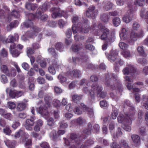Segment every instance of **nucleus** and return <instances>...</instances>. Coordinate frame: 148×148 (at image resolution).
<instances>
[{
    "label": "nucleus",
    "mask_w": 148,
    "mask_h": 148,
    "mask_svg": "<svg viewBox=\"0 0 148 148\" xmlns=\"http://www.w3.org/2000/svg\"><path fill=\"white\" fill-rule=\"evenodd\" d=\"M103 82L106 85L112 90H117L119 92L123 90V88L117 75L111 73L110 75L109 73L106 74Z\"/></svg>",
    "instance_id": "f257e3e1"
},
{
    "label": "nucleus",
    "mask_w": 148,
    "mask_h": 148,
    "mask_svg": "<svg viewBox=\"0 0 148 148\" xmlns=\"http://www.w3.org/2000/svg\"><path fill=\"white\" fill-rule=\"evenodd\" d=\"M88 129H85L83 130V133L79 134L80 136H79L76 134H72L71 136V141L73 143H75V145H78L80 143V139L83 138H85L87 136L90 135L91 133V131L90 129L92 128V125L90 123L88 124Z\"/></svg>",
    "instance_id": "f03ea898"
},
{
    "label": "nucleus",
    "mask_w": 148,
    "mask_h": 148,
    "mask_svg": "<svg viewBox=\"0 0 148 148\" xmlns=\"http://www.w3.org/2000/svg\"><path fill=\"white\" fill-rule=\"evenodd\" d=\"M123 74L125 75L124 77V81L127 83L132 82H133V77L130 76L129 74L131 75L135 73L136 71V68L132 65L127 64L126 66L122 71Z\"/></svg>",
    "instance_id": "7ed1b4c3"
},
{
    "label": "nucleus",
    "mask_w": 148,
    "mask_h": 148,
    "mask_svg": "<svg viewBox=\"0 0 148 148\" xmlns=\"http://www.w3.org/2000/svg\"><path fill=\"white\" fill-rule=\"evenodd\" d=\"M91 91H89L87 87H85L83 89V91L86 94L89 92V99L94 100L95 98L96 93L98 94L102 90V87L98 84H93L91 87Z\"/></svg>",
    "instance_id": "20e7f679"
},
{
    "label": "nucleus",
    "mask_w": 148,
    "mask_h": 148,
    "mask_svg": "<svg viewBox=\"0 0 148 148\" xmlns=\"http://www.w3.org/2000/svg\"><path fill=\"white\" fill-rule=\"evenodd\" d=\"M20 136L25 138L23 141L24 142V144L26 146H29L31 145V140L30 139H27V138L29 137V135L28 134L25 133L23 130H20L16 132L14 136L15 138H16L19 137Z\"/></svg>",
    "instance_id": "39448f33"
},
{
    "label": "nucleus",
    "mask_w": 148,
    "mask_h": 148,
    "mask_svg": "<svg viewBox=\"0 0 148 148\" xmlns=\"http://www.w3.org/2000/svg\"><path fill=\"white\" fill-rule=\"evenodd\" d=\"M32 32H27L23 35L21 39L23 41H26L28 39V38H33L35 37L37 34L38 32L39 31V29L36 27H34L33 29Z\"/></svg>",
    "instance_id": "423d86ee"
},
{
    "label": "nucleus",
    "mask_w": 148,
    "mask_h": 148,
    "mask_svg": "<svg viewBox=\"0 0 148 148\" xmlns=\"http://www.w3.org/2000/svg\"><path fill=\"white\" fill-rule=\"evenodd\" d=\"M133 115L129 114H126L125 115L120 114L117 118L118 122L120 123L126 122L127 123L131 124L132 116Z\"/></svg>",
    "instance_id": "0eeeda50"
},
{
    "label": "nucleus",
    "mask_w": 148,
    "mask_h": 148,
    "mask_svg": "<svg viewBox=\"0 0 148 148\" xmlns=\"http://www.w3.org/2000/svg\"><path fill=\"white\" fill-rule=\"evenodd\" d=\"M52 64L48 68V71L50 73L53 75L56 73L55 68L59 69L61 67V64L57 59H56L52 61Z\"/></svg>",
    "instance_id": "6e6552de"
},
{
    "label": "nucleus",
    "mask_w": 148,
    "mask_h": 148,
    "mask_svg": "<svg viewBox=\"0 0 148 148\" xmlns=\"http://www.w3.org/2000/svg\"><path fill=\"white\" fill-rule=\"evenodd\" d=\"M77 26L78 30L82 33H87L90 29L88 25L87 20H86L83 23L81 24L80 22L79 23Z\"/></svg>",
    "instance_id": "1a4fd4ad"
},
{
    "label": "nucleus",
    "mask_w": 148,
    "mask_h": 148,
    "mask_svg": "<svg viewBox=\"0 0 148 148\" xmlns=\"http://www.w3.org/2000/svg\"><path fill=\"white\" fill-rule=\"evenodd\" d=\"M52 12L51 16L53 18H56L64 16V12L59 8H53L51 9Z\"/></svg>",
    "instance_id": "9d476101"
},
{
    "label": "nucleus",
    "mask_w": 148,
    "mask_h": 148,
    "mask_svg": "<svg viewBox=\"0 0 148 148\" xmlns=\"http://www.w3.org/2000/svg\"><path fill=\"white\" fill-rule=\"evenodd\" d=\"M98 11L95 10V7L94 5L90 6L88 9L86 11V15L88 17L95 18L98 14Z\"/></svg>",
    "instance_id": "9b49d317"
},
{
    "label": "nucleus",
    "mask_w": 148,
    "mask_h": 148,
    "mask_svg": "<svg viewBox=\"0 0 148 148\" xmlns=\"http://www.w3.org/2000/svg\"><path fill=\"white\" fill-rule=\"evenodd\" d=\"M98 28L99 29L97 31V33H100L101 31H102L103 29V32L101 37V39L102 40H106L108 37V35L109 33V31L108 29H104L103 27L101 24H99L98 26Z\"/></svg>",
    "instance_id": "f8f14e48"
},
{
    "label": "nucleus",
    "mask_w": 148,
    "mask_h": 148,
    "mask_svg": "<svg viewBox=\"0 0 148 148\" xmlns=\"http://www.w3.org/2000/svg\"><path fill=\"white\" fill-rule=\"evenodd\" d=\"M35 119V116H33L31 117L30 119H27L26 120L25 127L27 130L31 131L32 130V126L34 125V121Z\"/></svg>",
    "instance_id": "ddd939ff"
},
{
    "label": "nucleus",
    "mask_w": 148,
    "mask_h": 148,
    "mask_svg": "<svg viewBox=\"0 0 148 148\" xmlns=\"http://www.w3.org/2000/svg\"><path fill=\"white\" fill-rule=\"evenodd\" d=\"M118 55V52L117 51H112L110 52V54L107 56V57L111 62H115V63H117Z\"/></svg>",
    "instance_id": "4468645a"
},
{
    "label": "nucleus",
    "mask_w": 148,
    "mask_h": 148,
    "mask_svg": "<svg viewBox=\"0 0 148 148\" xmlns=\"http://www.w3.org/2000/svg\"><path fill=\"white\" fill-rule=\"evenodd\" d=\"M133 16L131 10H128L125 15L122 18L123 22L126 23H129L132 19Z\"/></svg>",
    "instance_id": "2eb2a0df"
},
{
    "label": "nucleus",
    "mask_w": 148,
    "mask_h": 148,
    "mask_svg": "<svg viewBox=\"0 0 148 148\" xmlns=\"http://www.w3.org/2000/svg\"><path fill=\"white\" fill-rule=\"evenodd\" d=\"M23 94V92L20 91L11 89L9 92V95L12 98H14L19 97Z\"/></svg>",
    "instance_id": "dca6fc26"
},
{
    "label": "nucleus",
    "mask_w": 148,
    "mask_h": 148,
    "mask_svg": "<svg viewBox=\"0 0 148 148\" xmlns=\"http://www.w3.org/2000/svg\"><path fill=\"white\" fill-rule=\"evenodd\" d=\"M123 107L124 108H127L129 110V114H132V115H134L135 114V109L132 107L129 101L127 100L125 101Z\"/></svg>",
    "instance_id": "f3484780"
},
{
    "label": "nucleus",
    "mask_w": 148,
    "mask_h": 148,
    "mask_svg": "<svg viewBox=\"0 0 148 148\" xmlns=\"http://www.w3.org/2000/svg\"><path fill=\"white\" fill-rule=\"evenodd\" d=\"M40 9L39 8L38 11V12H37L35 15L32 14H30L29 16H32L33 18H37L38 19H40V20L44 21L46 20L48 16L46 14L42 15V12H39Z\"/></svg>",
    "instance_id": "a211bd4d"
},
{
    "label": "nucleus",
    "mask_w": 148,
    "mask_h": 148,
    "mask_svg": "<svg viewBox=\"0 0 148 148\" xmlns=\"http://www.w3.org/2000/svg\"><path fill=\"white\" fill-rule=\"evenodd\" d=\"M15 47V45L14 43H12V45H11L10 47V52L12 56L13 57L18 56L20 53L18 51L14 49Z\"/></svg>",
    "instance_id": "6ab92c4d"
},
{
    "label": "nucleus",
    "mask_w": 148,
    "mask_h": 148,
    "mask_svg": "<svg viewBox=\"0 0 148 148\" xmlns=\"http://www.w3.org/2000/svg\"><path fill=\"white\" fill-rule=\"evenodd\" d=\"M131 138L135 146H137L140 144V139L138 135L133 134L132 135Z\"/></svg>",
    "instance_id": "aec40b11"
},
{
    "label": "nucleus",
    "mask_w": 148,
    "mask_h": 148,
    "mask_svg": "<svg viewBox=\"0 0 148 148\" xmlns=\"http://www.w3.org/2000/svg\"><path fill=\"white\" fill-rule=\"evenodd\" d=\"M128 30L127 29L124 28H122L121 31L120 33V36L121 39L125 40L127 39V34L128 33Z\"/></svg>",
    "instance_id": "412c9836"
},
{
    "label": "nucleus",
    "mask_w": 148,
    "mask_h": 148,
    "mask_svg": "<svg viewBox=\"0 0 148 148\" xmlns=\"http://www.w3.org/2000/svg\"><path fill=\"white\" fill-rule=\"evenodd\" d=\"M138 38L137 33L133 31H132L130 34V38L128 41L129 42H131L133 41L136 40Z\"/></svg>",
    "instance_id": "4be33fe9"
},
{
    "label": "nucleus",
    "mask_w": 148,
    "mask_h": 148,
    "mask_svg": "<svg viewBox=\"0 0 148 148\" xmlns=\"http://www.w3.org/2000/svg\"><path fill=\"white\" fill-rule=\"evenodd\" d=\"M36 61L38 63H40V65L41 67L45 68L46 67L47 63L45 59H42L40 56H39L37 58Z\"/></svg>",
    "instance_id": "5701e85b"
},
{
    "label": "nucleus",
    "mask_w": 148,
    "mask_h": 148,
    "mask_svg": "<svg viewBox=\"0 0 148 148\" xmlns=\"http://www.w3.org/2000/svg\"><path fill=\"white\" fill-rule=\"evenodd\" d=\"M26 106V104L23 101L19 102L17 103V110L18 111H22L24 110Z\"/></svg>",
    "instance_id": "b1692460"
},
{
    "label": "nucleus",
    "mask_w": 148,
    "mask_h": 148,
    "mask_svg": "<svg viewBox=\"0 0 148 148\" xmlns=\"http://www.w3.org/2000/svg\"><path fill=\"white\" fill-rule=\"evenodd\" d=\"M47 107H40L39 108V110H37V112L42 115L47 116L48 113L47 110Z\"/></svg>",
    "instance_id": "393cba45"
},
{
    "label": "nucleus",
    "mask_w": 148,
    "mask_h": 148,
    "mask_svg": "<svg viewBox=\"0 0 148 148\" xmlns=\"http://www.w3.org/2000/svg\"><path fill=\"white\" fill-rule=\"evenodd\" d=\"M4 142L6 146L8 148H14L15 143V141H11L8 139H6L4 141Z\"/></svg>",
    "instance_id": "a878e982"
},
{
    "label": "nucleus",
    "mask_w": 148,
    "mask_h": 148,
    "mask_svg": "<svg viewBox=\"0 0 148 148\" xmlns=\"http://www.w3.org/2000/svg\"><path fill=\"white\" fill-rule=\"evenodd\" d=\"M103 4L104 8L107 11L111 9L113 6L112 3L109 1H104L103 3Z\"/></svg>",
    "instance_id": "bb28decb"
},
{
    "label": "nucleus",
    "mask_w": 148,
    "mask_h": 148,
    "mask_svg": "<svg viewBox=\"0 0 148 148\" xmlns=\"http://www.w3.org/2000/svg\"><path fill=\"white\" fill-rule=\"evenodd\" d=\"M82 44H75L72 45L71 49L74 52H77L82 49Z\"/></svg>",
    "instance_id": "cd10ccee"
},
{
    "label": "nucleus",
    "mask_w": 148,
    "mask_h": 148,
    "mask_svg": "<svg viewBox=\"0 0 148 148\" xmlns=\"http://www.w3.org/2000/svg\"><path fill=\"white\" fill-rule=\"evenodd\" d=\"M137 50L138 53L140 55L143 56H146V54L145 52L143 46H138L137 48Z\"/></svg>",
    "instance_id": "c85d7f7f"
},
{
    "label": "nucleus",
    "mask_w": 148,
    "mask_h": 148,
    "mask_svg": "<svg viewBox=\"0 0 148 148\" xmlns=\"http://www.w3.org/2000/svg\"><path fill=\"white\" fill-rule=\"evenodd\" d=\"M45 103L48 107H50L51 106V98L48 95H45L44 97Z\"/></svg>",
    "instance_id": "c756f323"
},
{
    "label": "nucleus",
    "mask_w": 148,
    "mask_h": 148,
    "mask_svg": "<svg viewBox=\"0 0 148 148\" xmlns=\"http://www.w3.org/2000/svg\"><path fill=\"white\" fill-rule=\"evenodd\" d=\"M112 22L114 26L117 27L120 24L121 21L119 17H115L113 19Z\"/></svg>",
    "instance_id": "7c9ffc66"
},
{
    "label": "nucleus",
    "mask_w": 148,
    "mask_h": 148,
    "mask_svg": "<svg viewBox=\"0 0 148 148\" xmlns=\"http://www.w3.org/2000/svg\"><path fill=\"white\" fill-rule=\"evenodd\" d=\"M32 24L33 23L32 21L28 20L22 24L21 27L22 28H27L29 26H31Z\"/></svg>",
    "instance_id": "2f4dec72"
},
{
    "label": "nucleus",
    "mask_w": 148,
    "mask_h": 148,
    "mask_svg": "<svg viewBox=\"0 0 148 148\" xmlns=\"http://www.w3.org/2000/svg\"><path fill=\"white\" fill-rule=\"evenodd\" d=\"M47 120V125L49 126H53L54 125L53 119L51 117H49V115L45 118Z\"/></svg>",
    "instance_id": "473e14b6"
},
{
    "label": "nucleus",
    "mask_w": 148,
    "mask_h": 148,
    "mask_svg": "<svg viewBox=\"0 0 148 148\" xmlns=\"http://www.w3.org/2000/svg\"><path fill=\"white\" fill-rule=\"evenodd\" d=\"M65 74L64 73H61L60 74L58 78L60 82L62 84H64L65 81Z\"/></svg>",
    "instance_id": "72a5a7b5"
},
{
    "label": "nucleus",
    "mask_w": 148,
    "mask_h": 148,
    "mask_svg": "<svg viewBox=\"0 0 148 148\" xmlns=\"http://www.w3.org/2000/svg\"><path fill=\"white\" fill-rule=\"evenodd\" d=\"M49 136L51 139L54 140L58 136V135L55 130H53L49 134Z\"/></svg>",
    "instance_id": "f704fd0d"
},
{
    "label": "nucleus",
    "mask_w": 148,
    "mask_h": 148,
    "mask_svg": "<svg viewBox=\"0 0 148 148\" xmlns=\"http://www.w3.org/2000/svg\"><path fill=\"white\" fill-rule=\"evenodd\" d=\"M55 47L57 50L59 51L60 52H62L64 51V45L61 42H59L56 44Z\"/></svg>",
    "instance_id": "c9c22d12"
},
{
    "label": "nucleus",
    "mask_w": 148,
    "mask_h": 148,
    "mask_svg": "<svg viewBox=\"0 0 148 148\" xmlns=\"http://www.w3.org/2000/svg\"><path fill=\"white\" fill-rule=\"evenodd\" d=\"M32 6H34L35 7H37V5L36 4H31L30 3H28L26 4L25 7L27 9L29 10H34V8H33L32 7Z\"/></svg>",
    "instance_id": "e433bc0d"
},
{
    "label": "nucleus",
    "mask_w": 148,
    "mask_h": 148,
    "mask_svg": "<svg viewBox=\"0 0 148 148\" xmlns=\"http://www.w3.org/2000/svg\"><path fill=\"white\" fill-rule=\"evenodd\" d=\"M73 76L75 77H79L81 75V73L80 71L79 70H74L72 72Z\"/></svg>",
    "instance_id": "4c0bfd02"
},
{
    "label": "nucleus",
    "mask_w": 148,
    "mask_h": 148,
    "mask_svg": "<svg viewBox=\"0 0 148 148\" xmlns=\"http://www.w3.org/2000/svg\"><path fill=\"white\" fill-rule=\"evenodd\" d=\"M119 45L120 47L123 50H126L128 47V45L123 42H120Z\"/></svg>",
    "instance_id": "58836bf2"
},
{
    "label": "nucleus",
    "mask_w": 148,
    "mask_h": 148,
    "mask_svg": "<svg viewBox=\"0 0 148 148\" xmlns=\"http://www.w3.org/2000/svg\"><path fill=\"white\" fill-rule=\"evenodd\" d=\"M88 59V57L87 56L83 55L81 57L79 60V62L81 64H82L83 63H86L87 62Z\"/></svg>",
    "instance_id": "ea45409f"
},
{
    "label": "nucleus",
    "mask_w": 148,
    "mask_h": 148,
    "mask_svg": "<svg viewBox=\"0 0 148 148\" xmlns=\"http://www.w3.org/2000/svg\"><path fill=\"white\" fill-rule=\"evenodd\" d=\"M1 71L3 73L7 74L9 72L7 66L5 65L1 66L0 68Z\"/></svg>",
    "instance_id": "a19ab883"
},
{
    "label": "nucleus",
    "mask_w": 148,
    "mask_h": 148,
    "mask_svg": "<svg viewBox=\"0 0 148 148\" xmlns=\"http://www.w3.org/2000/svg\"><path fill=\"white\" fill-rule=\"evenodd\" d=\"M72 99L75 102H77L80 100L81 99V96H79L77 95H75L72 96Z\"/></svg>",
    "instance_id": "79ce46f5"
},
{
    "label": "nucleus",
    "mask_w": 148,
    "mask_h": 148,
    "mask_svg": "<svg viewBox=\"0 0 148 148\" xmlns=\"http://www.w3.org/2000/svg\"><path fill=\"white\" fill-rule=\"evenodd\" d=\"M7 106L10 109H14L16 107L15 103L12 101H9L7 103Z\"/></svg>",
    "instance_id": "37998d69"
},
{
    "label": "nucleus",
    "mask_w": 148,
    "mask_h": 148,
    "mask_svg": "<svg viewBox=\"0 0 148 148\" xmlns=\"http://www.w3.org/2000/svg\"><path fill=\"white\" fill-rule=\"evenodd\" d=\"M145 4V0H138L135 2V5L140 6H143Z\"/></svg>",
    "instance_id": "c03bdc74"
},
{
    "label": "nucleus",
    "mask_w": 148,
    "mask_h": 148,
    "mask_svg": "<svg viewBox=\"0 0 148 148\" xmlns=\"http://www.w3.org/2000/svg\"><path fill=\"white\" fill-rule=\"evenodd\" d=\"M48 51L49 53L53 56L54 57H56L57 56V55L53 48H51L48 49Z\"/></svg>",
    "instance_id": "a18cd8bd"
},
{
    "label": "nucleus",
    "mask_w": 148,
    "mask_h": 148,
    "mask_svg": "<svg viewBox=\"0 0 148 148\" xmlns=\"http://www.w3.org/2000/svg\"><path fill=\"white\" fill-rule=\"evenodd\" d=\"M7 75L10 77H14L16 75V70L12 68L11 69V71L7 73Z\"/></svg>",
    "instance_id": "49530a36"
},
{
    "label": "nucleus",
    "mask_w": 148,
    "mask_h": 148,
    "mask_svg": "<svg viewBox=\"0 0 148 148\" xmlns=\"http://www.w3.org/2000/svg\"><path fill=\"white\" fill-rule=\"evenodd\" d=\"M120 145L121 146L123 147L124 148H130L128 144L124 140H121Z\"/></svg>",
    "instance_id": "de8ad7c7"
},
{
    "label": "nucleus",
    "mask_w": 148,
    "mask_h": 148,
    "mask_svg": "<svg viewBox=\"0 0 148 148\" xmlns=\"http://www.w3.org/2000/svg\"><path fill=\"white\" fill-rule=\"evenodd\" d=\"M101 20L104 22H107L109 19L108 16L106 14H103L101 17Z\"/></svg>",
    "instance_id": "09e8293b"
},
{
    "label": "nucleus",
    "mask_w": 148,
    "mask_h": 148,
    "mask_svg": "<svg viewBox=\"0 0 148 148\" xmlns=\"http://www.w3.org/2000/svg\"><path fill=\"white\" fill-rule=\"evenodd\" d=\"M122 54L123 56L125 58H128L131 56L130 52L128 50L123 51L122 53Z\"/></svg>",
    "instance_id": "8fccbe9b"
},
{
    "label": "nucleus",
    "mask_w": 148,
    "mask_h": 148,
    "mask_svg": "<svg viewBox=\"0 0 148 148\" xmlns=\"http://www.w3.org/2000/svg\"><path fill=\"white\" fill-rule=\"evenodd\" d=\"M3 131L4 133L7 135H10L11 132L8 126H7L4 128L3 129Z\"/></svg>",
    "instance_id": "3c124183"
},
{
    "label": "nucleus",
    "mask_w": 148,
    "mask_h": 148,
    "mask_svg": "<svg viewBox=\"0 0 148 148\" xmlns=\"http://www.w3.org/2000/svg\"><path fill=\"white\" fill-rule=\"evenodd\" d=\"M3 117L7 119H8L9 120H11L12 119V114L9 113H5L4 114Z\"/></svg>",
    "instance_id": "603ef678"
},
{
    "label": "nucleus",
    "mask_w": 148,
    "mask_h": 148,
    "mask_svg": "<svg viewBox=\"0 0 148 148\" xmlns=\"http://www.w3.org/2000/svg\"><path fill=\"white\" fill-rule=\"evenodd\" d=\"M118 112L116 110L113 111L111 114V117L112 119H116L118 114Z\"/></svg>",
    "instance_id": "864d4df0"
},
{
    "label": "nucleus",
    "mask_w": 148,
    "mask_h": 148,
    "mask_svg": "<svg viewBox=\"0 0 148 148\" xmlns=\"http://www.w3.org/2000/svg\"><path fill=\"white\" fill-rule=\"evenodd\" d=\"M1 78V81L3 84H5L8 82V79L5 75H2Z\"/></svg>",
    "instance_id": "5fc2aeb1"
},
{
    "label": "nucleus",
    "mask_w": 148,
    "mask_h": 148,
    "mask_svg": "<svg viewBox=\"0 0 148 148\" xmlns=\"http://www.w3.org/2000/svg\"><path fill=\"white\" fill-rule=\"evenodd\" d=\"M100 105L102 107H106L108 106L107 101L105 100H103L100 101Z\"/></svg>",
    "instance_id": "6e6d98bb"
},
{
    "label": "nucleus",
    "mask_w": 148,
    "mask_h": 148,
    "mask_svg": "<svg viewBox=\"0 0 148 148\" xmlns=\"http://www.w3.org/2000/svg\"><path fill=\"white\" fill-rule=\"evenodd\" d=\"M55 92L56 94H60L62 92V90L60 88L55 86L54 88Z\"/></svg>",
    "instance_id": "4d7b16f0"
},
{
    "label": "nucleus",
    "mask_w": 148,
    "mask_h": 148,
    "mask_svg": "<svg viewBox=\"0 0 148 148\" xmlns=\"http://www.w3.org/2000/svg\"><path fill=\"white\" fill-rule=\"evenodd\" d=\"M34 53V51L31 48H27V53L28 57H29L31 54H33Z\"/></svg>",
    "instance_id": "13d9d810"
},
{
    "label": "nucleus",
    "mask_w": 148,
    "mask_h": 148,
    "mask_svg": "<svg viewBox=\"0 0 148 148\" xmlns=\"http://www.w3.org/2000/svg\"><path fill=\"white\" fill-rule=\"evenodd\" d=\"M77 82L76 81H73L69 85V86L70 89H72L75 87L77 85Z\"/></svg>",
    "instance_id": "bf43d9fd"
},
{
    "label": "nucleus",
    "mask_w": 148,
    "mask_h": 148,
    "mask_svg": "<svg viewBox=\"0 0 148 148\" xmlns=\"http://www.w3.org/2000/svg\"><path fill=\"white\" fill-rule=\"evenodd\" d=\"M98 77L97 76L95 75H92L91 76L90 78V80L92 82H97L98 80Z\"/></svg>",
    "instance_id": "052dcab7"
},
{
    "label": "nucleus",
    "mask_w": 148,
    "mask_h": 148,
    "mask_svg": "<svg viewBox=\"0 0 148 148\" xmlns=\"http://www.w3.org/2000/svg\"><path fill=\"white\" fill-rule=\"evenodd\" d=\"M41 148H49V145L46 142H43L40 144Z\"/></svg>",
    "instance_id": "680f3d73"
},
{
    "label": "nucleus",
    "mask_w": 148,
    "mask_h": 148,
    "mask_svg": "<svg viewBox=\"0 0 148 148\" xmlns=\"http://www.w3.org/2000/svg\"><path fill=\"white\" fill-rule=\"evenodd\" d=\"M140 132L141 134L143 136H144L147 134L145 129L143 127H142L140 128Z\"/></svg>",
    "instance_id": "e2e57ef3"
},
{
    "label": "nucleus",
    "mask_w": 148,
    "mask_h": 148,
    "mask_svg": "<svg viewBox=\"0 0 148 148\" xmlns=\"http://www.w3.org/2000/svg\"><path fill=\"white\" fill-rule=\"evenodd\" d=\"M22 66L25 70H28L29 68L28 64L26 62L23 63L22 64Z\"/></svg>",
    "instance_id": "0e129e2a"
},
{
    "label": "nucleus",
    "mask_w": 148,
    "mask_h": 148,
    "mask_svg": "<svg viewBox=\"0 0 148 148\" xmlns=\"http://www.w3.org/2000/svg\"><path fill=\"white\" fill-rule=\"evenodd\" d=\"M28 84L29 89L32 90H33L34 89V81H32L31 82L29 81Z\"/></svg>",
    "instance_id": "69168bd1"
},
{
    "label": "nucleus",
    "mask_w": 148,
    "mask_h": 148,
    "mask_svg": "<svg viewBox=\"0 0 148 148\" xmlns=\"http://www.w3.org/2000/svg\"><path fill=\"white\" fill-rule=\"evenodd\" d=\"M0 55L3 57H6L7 56L8 53L4 49H3L1 51Z\"/></svg>",
    "instance_id": "338daca9"
},
{
    "label": "nucleus",
    "mask_w": 148,
    "mask_h": 148,
    "mask_svg": "<svg viewBox=\"0 0 148 148\" xmlns=\"http://www.w3.org/2000/svg\"><path fill=\"white\" fill-rule=\"evenodd\" d=\"M142 105L145 108L148 110V96L147 97V101L146 102L143 103H142Z\"/></svg>",
    "instance_id": "774afa93"
}]
</instances>
